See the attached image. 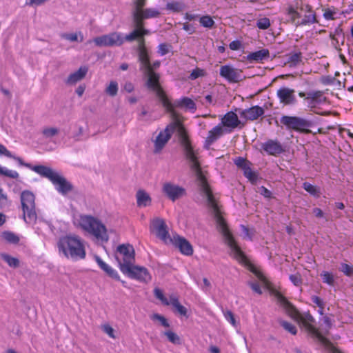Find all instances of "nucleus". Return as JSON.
<instances>
[{
    "label": "nucleus",
    "instance_id": "obj_33",
    "mask_svg": "<svg viewBox=\"0 0 353 353\" xmlns=\"http://www.w3.org/2000/svg\"><path fill=\"white\" fill-rule=\"evenodd\" d=\"M303 188L305 191L314 196L319 197L320 195L319 188L310 183H303Z\"/></svg>",
    "mask_w": 353,
    "mask_h": 353
},
{
    "label": "nucleus",
    "instance_id": "obj_50",
    "mask_svg": "<svg viewBox=\"0 0 353 353\" xmlns=\"http://www.w3.org/2000/svg\"><path fill=\"white\" fill-rule=\"evenodd\" d=\"M341 270L346 276H351L353 275V266L347 263H342L341 266Z\"/></svg>",
    "mask_w": 353,
    "mask_h": 353
},
{
    "label": "nucleus",
    "instance_id": "obj_25",
    "mask_svg": "<svg viewBox=\"0 0 353 353\" xmlns=\"http://www.w3.org/2000/svg\"><path fill=\"white\" fill-rule=\"evenodd\" d=\"M136 200L137 206L139 208H145L150 206L152 203V199L150 194L143 190H139L137 192Z\"/></svg>",
    "mask_w": 353,
    "mask_h": 353
},
{
    "label": "nucleus",
    "instance_id": "obj_51",
    "mask_svg": "<svg viewBox=\"0 0 353 353\" xmlns=\"http://www.w3.org/2000/svg\"><path fill=\"white\" fill-rule=\"evenodd\" d=\"M312 301L314 304H316L318 307H320L321 310H319V313L322 315L323 314V309L324 307L323 301L319 297H318L316 296H313L312 297Z\"/></svg>",
    "mask_w": 353,
    "mask_h": 353
},
{
    "label": "nucleus",
    "instance_id": "obj_30",
    "mask_svg": "<svg viewBox=\"0 0 353 353\" xmlns=\"http://www.w3.org/2000/svg\"><path fill=\"white\" fill-rule=\"evenodd\" d=\"M101 330L112 339H117V331L108 323H104L101 325Z\"/></svg>",
    "mask_w": 353,
    "mask_h": 353
},
{
    "label": "nucleus",
    "instance_id": "obj_28",
    "mask_svg": "<svg viewBox=\"0 0 353 353\" xmlns=\"http://www.w3.org/2000/svg\"><path fill=\"white\" fill-rule=\"evenodd\" d=\"M270 52L268 49H262L254 52L250 53L247 56V59L250 61H262L269 58Z\"/></svg>",
    "mask_w": 353,
    "mask_h": 353
},
{
    "label": "nucleus",
    "instance_id": "obj_1",
    "mask_svg": "<svg viewBox=\"0 0 353 353\" xmlns=\"http://www.w3.org/2000/svg\"><path fill=\"white\" fill-rule=\"evenodd\" d=\"M161 97L163 101V107L166 112L169 114L171 122L164 130H161L153 140L154 152H160L170 140L171 135L174 132H176L184 148L190 170L196 178L200 194L203 197V201L211 208L216 223L217 229L221 233L225 244L228 246L230 255L240 263L248 266L250 271L255 275L256 279H267L259 268L250 263L246 256L237 245L221 215V210L207 182L206 172L200 165L197 150H194L192 148L187 131L183 124H181L180 117L174 112L171 103H170L165 96L161 95Z\"/></svg>",
    "mask_w": 353,
    "mask_h": 353
},
{
    "label": "nucleus",
    "instance_id": "obj_10",
    "mask_svg": "<svg viewBox=\"0 0 353 353\" xmlns=\"http://www.w3.org/2000/svg\"><path fill=\"white\" fill-rule=\"evenodd\" d=\"M139 59L141 62V70L144 72L147 77L146 85L150 75L155 74L158 77V83L159 85V75L155 73L153 70L159 67L160 62L159 61H154L152 65L150 63L149 57L146 48L143 43V40H141L139 46Z\"/></svg>",
    "mask_w": 353,
    "mask_h": 353
},
{
    "label": "nucleus",
    "instance_id": "obj_23",
    "mask_svg": "<svg viewBox=\"0 0 353 353\" xmlns=\"http://www.w3.org/2000/svg\"><path fill=\"white\" fill-rule=\"evenodd\" d=\"M262 148L268 154L271 155H277L283 152L281 145L273 140H269L264 143Z\"/></svg>",
    "mask_w": 353,
    "mask_h": 353
},
{
    "label": "nucleus",
    "instance_id": "obj_15",
    "mask_svg": "<svg viewBox=\"0 0 353 353\" xmlns=\"http://www.w3.org/2000/svg\"><path fill=\"white\" fill-rule=\"evenodd\" d=\"M169 244L174 245L181 254L185 256H191L193 254V248L190 243L177 234H172V239Z\"/></svg>",
    "mask_w": 353,
    "mask_h": 353
},
{
    "label": "nucleus",
    "instance_id": "obj_52",
    "mask_svg": "<svg viewBox=\"0 0 353 353\" xmlns=\"http://www.w3.org/2000/svg\"><path fill=\"white\" fill-rule=\"evenodd\" d=\"M236 166L241 168L242 170L250 163L248 161L242 157H238L234 160Z\"/></svg>",
    "mask_w": 353,
    "mask_h": 353
},
{
    "label": "nucleus",
    "instance_id": "obj_11",
    "mask_svg": "<svg viewBox=\"0 0 353 353\" xmlns=\"http://www.w3.org/2000/svg\"><path fill=\"white\" fill-rule=\"evenodd\" d=\"M124 41H128L125 37H123L121 33L117 32L97 37L93 39V42L99 47L121 46Z\"/></svg>",
    "mask_w": 353,
    "mask_h": 353
},
{
    "label": "nucleus",
    "instance_id": "obj_45",
    "mask_svg": "<svg viewBox=\"0 0 353 353\" xmlns=\"http://www.w3.org/2000/svg\"><path fill=\"white\" fill-rule=\"evenodd\" d=\"M151 319L153 321H158L165 327H168L170 326L167 319L163 316L159 314H152L151 316Z\"/></svg>",
    "mask_w": 353,
    "mask_h": 353
},
{
    "label": "nucleus",
    "instance_id": "obj_8",
    "mask_svg": "<svg viewBox=\"0 0 353 353\" xmlns=\"http://www.w3.org/2000/svg\"><path fill=\"white\" fill-rule=\"evenodd\" d=\"M114 257L121 271L125 272L134 262V250L130 244L119 245L114 252Z\"/></svg>",
    "mask_w": 353,
    "mask_h": 353
},
{
    "label": "nucleus",
    "instance_id": "obj_6",
    "mask_svg": "<svg viewBox=\"0 0 353 353\" xmlns=\"http://www.w3.org/2000/svg\"><path fill=\"white\" fill-rule=\"evenodd\" d=\"M148 88L156 94L162 105L163 101L161 96H165L170 103H171L174 112L177 114V116H179V117H180L179 120L181 124H183L184 118L176 111V108L185 109V110L190 111L192 113L196 111V106L195 103L188 97H182L172 102L161 85L158 83V77L155 74L150 75L148 83Z\"/></svg>",
    "mask_w": 353,
    "mask_h": 353
},
{
    "label": "nucleus",
    "instance_id": "obj_41",
    "mask_svg": "<svg viewBox=\"0 0 353 353\" xmlns=\"http://www.w3.org/2000/svg\"><path fill=\"white\" fill-rule=\"evenodd\" d=\"M243 173L246 178H248L250 181L254 182L256 180V176L254 172L250 168V163L247 165L243 169Z\"/></svg>",
    "mask_w": 353,
    "mask_h": 353
},
{
    "label": "nucleus",
    "instance_id": "obj_37",
    "mask_svg": "<svg viewBox=\"0 0 353 353\" xmlns=\"http://www.w3.org/2000/svg\"><path fill=\"white\" fill-rule=\"evenodd\" d=\"M301 61V53H293L288 56V63L290 67L296 66Z\"/></svg>",
    "mask_w": 353,
    "mask_h": 353
},
{
    "label": "nucleus",
    "instance_id": "obj_35",
    "mask_svg": "<svg viewBox=\"0 0 353 353\" xmlns=\"http://www.w3.org/2000/svg\"><path fill=\"white\" fill-rule=\"evenodd\" d=\"M59 130L56 127H46L42 130V134L45 138H52L57 135Z\"/></svg>",
    "mask_w": 353,
    "mask_h": 353
},
{
    "label": "nucleus",
    "instance_id": "obj_49",
    "mask_svg": "<svg viewBox=\"0 0 353 353\" xmlns=\"http://www.w3.org/2000/svg\"><path fill=\"white\" fill-rule=\"evenodd\" d=\"M336 14L335 9L327 8L324 10L323 17L326 20H334Z\"/></svg>",
    "mask_w": 353,
    "mask_h": 353
},
{
    "label": "nucleus",
    "instance_id": "obj_63",
    "mask_svg": "<svg viewBox=\"0 0 353 353\" xmlns=\"http://www.w3.org/2000/svg\"><path fill=\"white\" fill-rule=\"evenodd\" d=\"M85 88V86L82 85L78 86V88L76 89L77 94L79 97H81L83 95V94L84 93Z\"/></svg>",
    "mask_w": 353,
    "mask_h": 353
},
{
    "label": "nucleus",
    "instance_id": "obj_21",
    "mask_svg": "<svg viewBox=\"0 0 353 353\" xmlns=\"http://www.w3.org/2000/svg\"><path fill=\"white\" fill-rule=\"evenodd\" d=\"M281 121L288 128L299 130L305 125V121L300 118L295 117L283 116Z\"/></svg>",
    "mask_w": 353,
    "mask_h": 353
},
{
    "label": "nucleus",
    "instance_id": "obj_27",
    "mask_svg": "<svg viewBox=\"0 0 353 353\" xmlns=\"http://www.w3.org/2000/svg\"><path fill=\"white\" fill-rule=\"evenodd\" d=\"M169 305H172L174 309V312L181 316L188 317V309L179 303L175 296H170L169 297Z\"/></svg>",
    "mask_w": 353,
    "mask_h": 353
},
{
    "label": "nucleus",
    "instance_id": "obj_58",
    "mask_svg": "<svg viewBox=\"0 0 353 353\" xmlns=\"http://www.w3.org/2000/svg\"><path fill=\"white\" fill-rule=\"evenodd\" d=\"M229 46L232 50H238L241 46V43L238 40L233 41L230 43Z\"/></svg>",
    "mask_w": 353,
    "mask_h": 353
},
{
    "label": "nucleus",
    "instance_id": "obj_44",
    "mask_svg": "<svg viewBox=\"0 0 353 353\" xmlns=\"http://www.w3.org/2000/svg\"><path fill=\"white\" fill-rule=\"evenodd\" d=\"M205 74L206 72L205 70L196 68L192 71L190 75V79H191L192 80H194L199 77H204Z\"/></svg>",
    "mask_w": 353,
    "mask_h": 353
},
{
    "label": "nucleus",
    "instance_id": "obj_4",
    "mask_svg": "<svg viewBox=\"0 0 353 353\" xmlns=\"http://www.w3.org/2000/svg\"><path fill=\"white\" fill-rule=\"evenodd\" d=\"M17 161L21 165L25 166L40 176L48 179L61 194H67L72 189L71 184L57 171L45 165H32L24 163L21 158L12 154L10 157Z\"/></svg>",
    "mask_w": 353,
    "mask_h": 353
},
{
    "label": "nucleus",
    "instance_id": "obj_38",
    "mask_svg": "<svg viewBox=\"0 0 353 353\" xmlns=\"http://www.w3.org/2000/svg\"><path fill=\"white\" fill-rule=\"evenodd\" d=\"M199 22L202 26L208 28H211L214 25V20L209 15H205L200 17Z\"/></svg>",
    "mask_w": 353,
    "mask_h": 353
},
{
    "label": "nucleus",
    "instance_id": "obj_32",
    "mask_svg": "<svg viewBox=\"0 0 353 353\" xmlns=\"http://www.w3.org/2000/svg\"><path fill=\"white\" fill-rule=\"evenodd\" d=\"M1 237L8 243L12 244H17L19 241V237L10 231L3 232L1 233Z\"/></svg>",
    "mask_w": 353,
    "mask_h": 353
},
{
    "label": "nucleus",
    "instance_id": "obj_36",
    "mask_svg": "<svg viewBox=\"0 0 353 353\" xmlns=\"http://www.w3.org/2000/svg\"><path fill=\"white\" fill-rule=\"evenodd\" d=\"M164 335L166 336L168 341L173 344L179 345L181 344L180 337L174 332L168 330L164 332Z\"/></svg>",
    "mask_w": 353,
    "mask_h": 353
},
{
    "label": "nucleus",
    "instance_id": "obj_20",
    "mask_svg": "<svg viewBox=\"0 0 353 353\" xmlns=\"http://www.w3.org/2000/svg\"><path fill=\"white\" fill-rule=\"evenodd\" d=\"M240 123L238 116L233 112H229L226 113L224 117L221 119V124L231 130H233L238 127Z\"/></svg>",
    "mask_w": 353,
    "mask_h": 353
},
{
    "label": "nucleus",
    "instance_id": "obj_34",
    "mask_svg": "<svg viewBox=\"0 0 353 353\" xmlns=\"http://www.w3.org/2000/svg\"><path fill=\"white\" fill-rule=\"evenodd\" d=\"M0 176H4L10 179H17L19 173L15 170H10L0 165Z\"/></svg>",
    "mask_w": 353,
    "mask_h": 353
},
{
    "label": "nucleus",
    "instance_id": "obj_9",
    "mask_svg": "<svg viewBox=\"0 0 353 353\" xmlns=\"http://www.w3.org/2000/svg\"><path fill=\"white\" fill-rule=\"evenodd\" d=\"M21 202L24 221L28 224L34 223L37 220L35 196L34 194L28 190L22 192Z\"/></svg>",
    "mask_w": 353,
    "mask_h": 353
},
{
    "label": "nucleus",
    "instance_id": "obj_5",
    "mask_svg": "<svg viewBox=\"0 0 353 353\" xmlns=\"http://www.w3.org/2000/svg\"><path fill=\"white\" fill-rule=\"evenodd\" d=\"M57 248L60 254L72 261L83 259L86 255L84 241L75 234L61 237L58 241Z\"/></svg>",
    "mask_w": 353,
    "mask_h": 353
},
{
    "label": "nucleus",
    "instance_id": "obj_47",
    "mask_svg": "<svg viewBox=\"0 0 353 353\" xmlns=\"http://www.w3.org/2000/svg\"><path fill=\"white\" fill-rule=\"evenodd\" d=\"M154 292L155 296L159 300H161L162 303H163L165 305H169V299H167L166 297L164 296L163 292L160 289L155 288Z\"/></svg>",
    "mask_w": 353,
    "mask_h": 353
},
{
    "label": "nucleus",
    "instance_id": "obj_7",
    "mask_svg": "<svg viewBox=\"0 0 353 353\" xmlns=\"http://www.w3.org/2000/svg\"><path fill=\"white\" fill-rule=\"evenodd\" d=\"M287 20L296 26H310L317 22L316 14L308 4L296 2L289 5L285 10Z\"/></svg>",
    "mask_w": 353,
    "mask_h": 353
},
{
    "label": "nucleus",
    "instance_id": "obj_2",
    "mask_svg": "<svg viewBox=\"0 0 353 353\" xmlns=\"http://www.w3.org/2000/svg\"><path fill=\"white\" fill-rule=\"evenodd\" d=\"M145 0H134L132 8V17L135 29L125 36L128 41H133L148 33V30L143 28L144 19L156 18L160 15V12L156 8L143 9Z\"/></svg>",
    "mask_w": 353,
    "mask_h": 353
},
{
    "label": "nucleus",
    "instance_id": "obj_29",
    "mask_svg": "<svg viewBox=\"0 0 353 353\" xmlns=\"http://www.w3.org/2000/svg\"><path fill=\"white\" fill-rule=\"evenodd\" d=\"M0 256L10 268H16L19 266V260L6 253H1Z\"/></svg>",
    "mask_w": 353,
    "mask_h": 353
},
{
    "label": "nucleus",
    "instance_id": "obj_22",
    "mask_svg": "<svg viewBox=\"0 0 353 353\" xmlns=\"http://www.w3.org/2000/svg\"><path fill=\"white\" fill-rule=\"evenodd\" d=\"M88 68L86 66H81L79 68L78 70L71 73L67 80L66 83L69 85H74L77 82L82 80L88 73Z\"/></svg>",
    "mask_w": 353,
    "mask_h": 353
},
{
    "label": "nucleus",
    "instance_id": "obj_48",
    "mask_svg": "<svg viewBox=\"0 0 353 353\" xmlns=\"http://www.w3.org/2000/svg\"><path fill=\"white\" fill-rule=\"evenodd\" d=\"M256 26L259 29L266 30L270 26V19L268 18H262L257 21Z\"/></svg>",
    "mask_w": 353,
    "mask_h": 353
},
{
    "label": "nucleus",
    "instance_id": "obj_57",
    "mask_svg": "<svg viewBox=\"0 0 353 353\" xmlns=\"http://www.w3.org/2000/svg\"><path fill=\"white\" fill-rule=\"evenodd\" d=\"M168 52V46L165 45V44H160L158 47V53L161 55V56H163L165 55V54H167Z\"/></svg>",
    "mask_w": 353,
    "mask_h": 353
},
{
    "label": "nucleus",
    "instance_id": "obj_56",
    "mask_svg": "<svg viewBox=\"0 0 353 353\" xmlns=\"http://www.w3.org/2000/svg\"><path fill=\"white\" fill-rule=\"evenodd\" d=\"M0 156H5L7 157H12V154L4 146L0 143Z\"/></svg>",
    "mask_w": 353,
    "mask_h": 353
},
{
    "label": "nucleus",
    "instance_id": "obj_59",
    "mask_svg": "<svg viewBox=\"0 0 353 353\" xmlns=\"http://www.w3.org/2000/svg\"><path fill=\"white\" fill-rule=\"evenodd\" d=\"M183 29L186 32H188L190 34H192L195 31L194 27L188 23H184L183 24Z\"/></svg>",
    "mask_w": 353,
    "mask_h": 353
},
{
    "label": "nucleus",
    "instance_id": "obj_43",
    "mask_svg": "<svg viewBox=\"0 0 353 353\" xmlns=\"http://www.w3.org/2000/svg\"><path fill=\"white\" fill-rule=\"evenodd\" d=\"M166 8L174 12H180L183 10V5L177 1L170 2L167 3Z\"/></svg>",
    "mask_w": 353,
    "mask_h": 353
},
{
    "label": "nucleus",
    "instance_id": "obj_62",
    "mask_svg": "<svg viewBox=\"0 0 353 353\" xmlns=\"http://www.w3.org/2000/svg\"><path fill=\"white\" fill-rule=\"evenodd\" d=\"M124 90L128 92H131L133 91L134 90V85H132V83H126L125 85H124V88H123Z\"/></svg>",
    "mask_w": 353,
    "mask_h": 353
},
{
    "label": "nucleus",
    "instance_id": "obj_64",
    "mask_svg": "<svg viewBox=\"0 0 353 353\" xmlns=\"http://www.w3.org/2000/svg\"><path fill=\"white\" fill-rule=\"evenodd\" d=\"M313 214L316 216V217H323V211L320 209V208H314L313 210Z\"/></svg>",
    "mask_w": 353,
    "mask_h": 353
},
{
    "label": "nucleus",
    "instance_id": "obj_24",
    "mask_svg": "<svg viewBox=\"0 0 353 353\" xmlns=\"http://www.w3.org/2000/svg\"><path fill=\"white\" fill-rule=\"evenodd\" d=\"M263 109L256 105L243 110L241 112V116L247 119L253 121L257 119L259 117L263 115Z\"/></svg>",
    "mask_w": 353,
    "mask_h": 353
},
{
    "label": "nucleus",
    "instance_id": "obj_19",
    "mask_svg": "<svg viewBox=\"0 0 353 353\" xmlns=\"http://www.w3.org/2000/svg\"><path fill=\"white\" fill-rule=\"evenodd\" d=\"M223 128L221 125H218L209 131L205 139L204 147L209 149L210 145L216 141L223 134Z\"/></svg>",
    "mask_w": 353,
    "mask_h": 353
},
{
    "label": "nucleus",
    "instance_id": "obj_61",
    "mask_svg": "<svg viewBox=\"0 0 353 353\" xmlns=\"http://www.w3.org/2000/svg\"><path fill=\"white\" fill-rule=\"evenodd\" d=\"M197 18V15L194 14L185 13L184 19L187 21H193Z\"/></svg>",
    "mask_w": 353,
    "mask_h": 353
},
{
    "label": "nucleus",
    "instance_id": "obj_53",
    "mask_svg": "<svg viewBox=\"0 0 353 353\" xmlns=\"http://www.w3.org/2000/svg\"><path fill=\"white\" fill-rule=\"evenodd\" d=\"M290 280L296 286H299L302 283L301 278L299 274L290 275Z\"/></svg>",
    "mask_w": 353,
    "mask_h": 353
},
{
    "label": "nucleus",
    "instance_id": "obj_31",
    "mask_svg": "<svg viewBox=\"0 0 353 353\" xmlns=\"http://www.w3.org/2000/svg\"><path fill=\"white\" fill-rule=\"evenodd\" d=\"M61 37L65 40L70 41H83V35L81 32L74 33H63L61 34Z\"/></svg>",
    "mask_w": 353,
    "mask_h": 353
},
{
    "label": "nucleus",
    "instance_id": "obj_14",
    "mask_svg": "<svg viewBox=\"0 0 353 353\" xmlns=\"http://www.w3.org/2000/svg\"><path fill=\"white\" fill-rule=\"evenodd\" d=\"M123 273L141 282L147 283L151 280V275L145 268L134 265V263Z\"/></svg>",
    "mask_w": 353,
    "mask_h": 353
},
{
    "label": "nucleus",
    "instance_id": "obj_40",
    "mask_svg": "<svg viewBox=\"0 0 353 353\" xmlns=\"http://www.w3.org/2000/svg\"><path fill=\"white\" fill-rule=\"evenodd\" d=\"M223 316L226 321L229 322L234 327H238V323L234 318V314L230 310L224 311Z\"/></svg>",
    "mask_w": 353,
    "mask_h": 353
},
{
    "label": "nucleus",
    "instance_id": "obj_13",
    "mask_svg": "<svg viewBox=\"0 0 353 353\" xmlns=\"http://www.w3.org/2000/svg\"><path fill=\"white\" fill-rule=\"evenodd\" d=\"M163 194L172 201H174L185 194V189L176 183L165 182L162 187Z\"/></svg>",
    "mask_w": 353,
    "mask_h": 353
},
{
    "label": "nucleus",
    "instance_id": "obj_42",
    "mask_svg": "<svg viewBox=\"0 0 353 353\" xmlns=\"http://www.w3.org/2000/svg\"><path fill=\"white\" fill-rule=\"evenodd\" d=\"M323 282L327 283L329 285H333L334 284V276L329 272L324 271L321 274Z\"/></svg>",
    "mask_w": 353,
    "mask_h": 353
},
{
    "label": "nucleus",
    "instance_id": "obj_18",
    "mask_svg": "<svg viewBox=\"0 0 353 353\" xmlns=\"http://www.w3.org/2000/svg\"><path fill=\"white\" fill-rule=\"evenodd\" d=\"M305 100L307 102L308 106L314 108L323 103L325 101V97L321 91H312L307 94Z\"/></svg>",
    "mask_w": 353,
    "mask_h": 353
},
{
    "label": "nucleus",
    "instance_id": "obj_17",
    "mask_svg": "<svg viewBox=\"0 0 353 353\" xmlns=\"http://www.w3.org/2000/svg\"><path fill=\"white\" fill-rule=\"evenodd\" d=\"M276 94L280 102L284 105H293L296 102L295 91L293 89L282 87L277 90Z\"/></svg>",
    "mask_w": 353,
    "mask_h": 353
},
{
    "label": "nucleus",
    "instance_id": "obj_12",
    "mask_svg": "<svg viewBox=\"0 0 353 353\" xmlns=\"http://www.w3.org/2000/svg\"><path fill=\"white\" fill-rule=\"evenodd\" d=\"M150 230L152 233L165 244L170 243L172 236L168 234L167 225L163 219L159 218L154 219L151 222Z\"/></svg>",
    "mask_w": 353,
    "mask_h": 353
},
{
    "label": "nucleus",
    "instance_id": "obj_3",
    "mask_svg": "<svg viewBox=\"0 0 353 353\" xmlns=\"http://www.w3.org/2000/svg\"><path fill=\"white\" fill-rule=\"evenodd\" d=\"M74 225L83 232L93 236L101 243H107L109 240L108 229L102 221L91 215L76 214L73 216Z\"/></svg>",
    "mask_w": 353,
    "mask_h": 353
},
{
    "label": "nucleus",
    "instance_id": "obj_26",
    "mask_svg": "<svg viewBox=\"0 0 353 353\" xmlns=\"http://www.w3.org/2000/svg\"><path fill=\"white\" fill-rule=\"evenodd\" d=\"M94 259L97 265L103 270L109 276L116 280H119L120 277L117 272L108 264L105 263L99 256H94Z\"/></svg>",
    "mask_w": 353,
    "mask_h": 353
},
{
    "label": "nucleus",
    "instance_id": "obj_54",
    "mask_svg": "<svg viewBox=\"0 0 353 353\" xmlns=\"http://www.w3.org/2000/svg\"><path fill=\"white\" fill-rule=\"evenodd\" d=\"M47 0H26V5L29 6H39L44 3Z\"/></svg>",
    "mask_w": 353,
    "mask_h": 353
},
{
    "label": "nucleus",
    "instance_id": "obj_16",
    "mask_svg": "<svg viewBox=\"0 0 353 353\" xmlns=\"http://www.w3.org/2000/svg\"><path fill=\"white\" fill-rule=\"evenodd\" d=\"M220 76L230 83H236L241 79V71L231 65H222L220 68Z\"/></svg>",
    "mask_w": 353,
    "mask_h": 353
},
{
    "label": "nucleus",
    "instance_id": "obj_46",
    "mask_svg": "<svg viewBox=\"0 0 353 353\" xmlns=\"http://www.w3.org/2000/svg\"><path fill=\"white\" fill-rule=\"evenodd\" d=\"M281 325L285 330H287L290 333H291L292 334H296V332H297L296 327L293 324L288 323L287 321H281Z\"/></svg>",
    "mask_w": 353,
    "mask_h": 353
},
{
    "label": "nucleus",
    "instance_id": "obj_55",
    "mask_svg": "<svg viewBox=\"0 0 353 353\" xmlns=\"http://www.w3.org/2000/svg\"><path fill=\"white\" fill-rule=\"evenodd\" d=\"M241 228L242 230L243 238L250 240L252 239V234H250L249 229L243 225H241Z\"/></svg>",
    "mask_w": 353,
    "mask_h": 353
},
{
    "label": "nucleus",
    "instance_id": "obj_60",
    "mask_svg": "<svg viewBox=\"0 0 353 353\" xmlns=\"http://www.w3.org/2000/svg\"><path fill=\"white\" fill-rule=\"evenodd\" d=\"M259 192L265 197L268 198L271 196V192L263 186L260 188Z\"/></svg>",
    "mask_w": 353,
    "mask_h": 353
},
{
    "label": "nucleus",
    "instance_id": "obj_39",
    "mask_svg": "<svg viewBox=\"0 0 353 353\" xmlns=\"http://www.w3.org/2000/svg\"><path fill=\"white\" fill-rule=\"evenodd\" d=\"M118 92V83L115 81H112L105 89V92L111 97H114Z\"/></svg>",
    "mask_w": 353,
    "mask_h": 353
}]
</instances>
